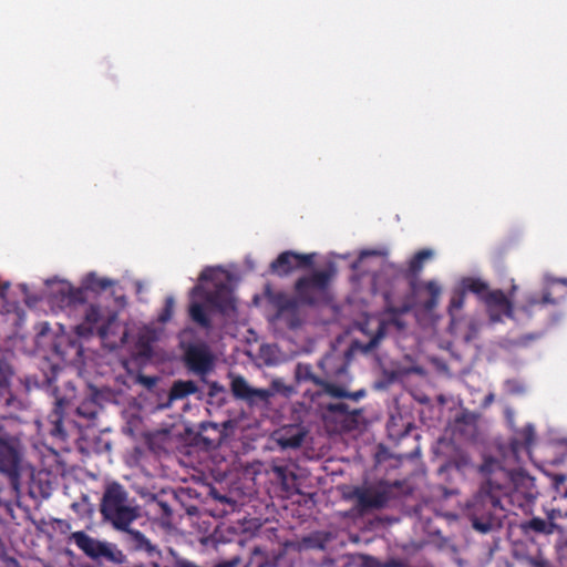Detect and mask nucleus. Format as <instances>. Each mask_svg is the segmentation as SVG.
I'll return each instance as SVG.
<instances>
[{
  "label": "nucleus",
  "instance_id": "f257e3e1",
  "mask_svg": "<svg viewBox=\"0 0 567 567\" xmlns=\"http://www.w3.org/2000/svg\"><path fill=\"white\" fill-rule=\"evenodd\" d=\"M478 472L483 482L467 503L466 515L474 529L487 533L495 526L497 512L503 511L502 498L508 495L513 476L501 461L491 456L484 458Z\"/></svg>",
  "mask_w": 567,
  "mask_h": 567
},
{
  "label": "nucleus",
  "instance_id": "f03ea898",
  "mask_svg": "<svg viewBox=\"0 0 567 567\" xmlns=\"http://www.w3.org/2000/svg\"><path fill=\"white\" fill-rule=\"evenodd\" d=\"M100 513L115 529H125L140 516L137 507L130 503L127 491L117 482L105 486Z\"/></svg>",
  "mask_w": 567,
  "mask_h": 567
},
{
  "label": "nucleus",
  "instance_id": "7ed1b4c3",
  "mask_svg": "<svg viewBox=\"0 0 567 567\" xmlns=\"http://www.w3.org/2000/svg\"><path fill=\"white\" fill-rule=\"evenodd\" d=\"M401 487V483L395 481L390 483L381 480L368 486H357L350 494V498L355 499V509L360 515L371 511H380L389 506L394 498V489Z\"/></svg>",
  "mask_w": 567,
  "mask_h": 567
},
{
  "label": "nucleus",
  "instance_id": "20e7f679",
  "mask_svg": "<svg viewBox=\"0 0 567 567\" xmlns=\"http://www.w3.org/2000/svg\"><path fill=\"white\" fill-rule=\"evenodd\" d=\"M116 319L115 313L104 317L99 306L90 305L84 312L83 321L75 326L74 331L79 337L87 338L97 333L102 340H107L118 328Z\"/></svg>",
  "mask_w": 567,
  "mask_h": 567
},
{
  "label": "nucleus",
  "instance_id": "39448f33",
  "mask_svg": "<svg viewBox=\"0 0 567 567\" xmlns=\"http://www.w3.org/2000/svg\"><path fill=\"white\" fill-rule=\"evenodd\" d=\"M71 537L74 544L92 559H103L120 565L126 561V556L113 544L100 542L82 530L73 533Z\"/></svg>",
  "mask_w": 567,
  "mask_h": 567
},
{
  "label": "nucleus",
  "instance_id": "423d86ee",
  "mask_svg": "<svg viewBox=\"0 0 567 567\" xmlns=\"http://www.w3.org/2000/svg\"><path fill=\"white\" fill-rule=\"evenodd\" d=\"M330 274L324 270L315 271L309 276L300 277L295 284V292L302 305L313 306L330 282Z\"/></svg>",
  "mask_w": 567,
  "mask_h": 567
},
{
  "label": "nucleus",
  "instance_id": "0eeeda50",
  "mask_svg": "<svg viewBox=\"0 0 567 567\" xmlns=\"http://www.w3.org/2000/svg\"><path fill=\"white\" fill-rule=\"evenodd\" d=\"M567 297V278H556L546 275L544 278V288L542 297H532L527 300L524 309L526 311H534L537 307L545 305H559Z\"/></svg>",
  "mask_w": 567,
  "mask_h": 567
},
{
  "label": "nucleus",
  "instance_id": "6e6552de",
  "mask_svg": "<svg viewBox=\"0 0 567 567\" xmlns=\"http://www.w3.org/2000/svg\"><path fill=\"white\" fill-rule=\"evenodd\" d=\"M230 392L235 400L243 401L250 408L267 405L274 395L271 390L252 388L243 375L231 377Z\"/></svg>",
  "mask_w": 567,
  "mask_h": 567
},
{
  "label": "nucleus",
  "instance_id": "1a4fd4ad",
  "mask_svg": "<svg viewBox=\"0 0 567 567\" xmlns=\"http://www.w3.org/2000/svg\"><path fill=\"white\" fill-rule=\"evenodd\" d=\"M184 362L190 372L204 377L213 371L215 358L206 343H190L184 350Z\"/></svg>",
  "mask_w": 567,
  "mask_h": 567
},
{
  "label": "nucleus",
  "instance_id": "9d476101",
  "mask_svg": "<svg viewBox=\"0 0 567 567\" xmlns=\"http://www.w3.org/2000/svg\"><path fill=\"white\" fill-rule=\"evenodd\" d=\"M486 312L492 322H502L503 319L514 318V306L511 299L501 289L491 290L483 297Z\"/></svg>",
  "mask_w": 567,
  "mask_h": 567
},
{
  "label": "nucleus",
  "instance_id": "9b49d317",
  "mask_svg": "<svg viewBox=\"0 0 567 567\" xmlns=\"http://www.w3.org/2000/svg\"><path fill=\"white\" fill-rule=\"evenodd\" d=\"M313 255L298 254L291 250L284 251L270 264V270L280 277L289 275L295 269L310 267Z\"/></svg>",
  "mask_w": 567,
  "mask_h": 567
},
{
  "label": "nucleus",
  "instance_id": "f8f14e48",
  "mask_svg": "<svg viewBox=\"0 0 567 567\" xmlns=\"http://www.w3.org/2000/svg\"><path fill=\"white\" fill-rule=\"evenodd\" d=\"M206 301L221 313L235 309L231 289L225 282L216 284L215 289L206 295Z\"/></svg>",
  "mask_w": 567,
  "mask_h": 567
},
{
  "label": "nucleus",
  "instance_id": "ddd939ff",
  "mask_svg": "<svg viewBox=\"0 0 567 567\" xmlns=\"http://www.w3.org/2000/svg\"><path fill=\"white\" fill-rule=\"evenodd\" d=\"M124 533L123 540L131 550L134 551H144L148 556H154L155 554H159L156 546H154L148 538L145 537L143 533L136 529H132L126 527L125 529H120Z\"/></svg>",
  "mask_w": 567,
  "mask_h": 567
},
{
  "label": "nucleus",
  "instance_id": "4468645a",
  "mask_svg": "<svg viewBox=\"0 0 567 567\" xmlns=\"http://www.w3.org/2000/svg\"><path fill=\"white\" fill-rule=\"evenodd\" d=\"M68 401L64 398H59L54 402L52 411L49 413L47 421L50 425L49 433L51 436L65 440L66 432L63 427L64 409Z\"/></svg>",
  "mask_w": 567,
  "mask_h": 567
},
{
  "label": "nucleus",
  "instance_id": "2eb2a0df",
  "mask_svg": "<svg viewBox=\"0 0 567 567\" xmlns=\"http://www.w3.org/2000/svg\"><path fill=\"white\" fill-rule=\"evenodd\" d=\"M271 303L277 309V318L287 315H295L300 301L298 298L290 297L284 292H277L270 298Z\"/></svg>",
  "mask_w": 567,
  "mask_h": 567
},
{
  "label": "nucleus",
  "instance_id": "dca6fc26",
  "mask_svg": "<svg viewBox=\"0 0 567 567\" xmlns=\"http://www.w3.org/2000/svg\"><path fill=\"white\" fill-rule=\"evenodd\" d=\"M535 441V429L532 424H526L522 430L517 432V437L511 441V449L514 454H517L522 450L529 452Z\"/></svg>",
  "mask_w": 567,
  "mask_h": 567
},
{
  "label": "nucleus",
  "instance_id": "f3484780",
  "mask_svg": "<svg viewBox=\"0 0 567 567\" xmlns=\"http://www.w3.org/2000/svg\"><path fill=\"white\" fill-rule=\"evenodd\" d=\"M295 379L298 384L312 383L318 389L323 380L312 371V367L309 363H298L296 365Z\"/></svg>",
  "mask_w": 567,
  "mask_h": 567
},
{
  "label": "nucleus",
  "instance_id": "a211bd4d",
  "mask_svg": "<svg viewBox=\"0 0 567 567\" xmlns=\"http://www.w3.org/2000/svg\"><path fill=\"white\" fill-rule=\"evenodd\" d=\"M198 391L197 384L192 380L175 381L169 390V400H182Z\"/></svg>",
  "mask_w": 567,
  "mask_h": 567
},
{
  "label": "nucleus",
  "instance_id": "6ab92c4d",
  "mask_svg": "<svg viewBox=\"0 0 567 567\" xmlns=\"http://www.w3.org/2000/svg\"><path fill=\"white\" fill-rule=\"evenodd\" d=\"M462 289L466 292L470 291L480 297L483 301V297L486 292H489L488 285L480 278L466 277L461 281Z\"/></svg>",
  "mask_w": 567,
  "mask_h": 567
},
{
  "label": "nucleus",
  "instance_id": "aec40b11",
  "mask_svg": "<svg viewBox=\"0 0 567 567\" xmlns=\"http://www.w3.org/2000/svg\"><path fill=\"white\" fill-rule=\"evenodd\" d=\"M322 394H328L337 399H343L348 396V391L323 379L322 384H320L319 389H317L316 392L311 394V399L313 400L316 396H320Z\"/></svg>",
  "mask_w": 567,
  "mask_h": 567
},
{
  "label": "nucleus",
  "instance_id": "412c9836",
  "mask_svg": "<svg viewBox=\"0 0 567 567\" xmlns=\"http://www.w3.org/2000/svg\"><path fill=\"white\" fill-rule=\"evenodd\" d=\"M189 317L202 328L209 329L212 327L210 318L202 303L193 302L189 306Z\"/></svg>",
  "mask_w": 567,
  "mask_h": 567
},
{
  "label": "nucleus",
  "instance_id": "4be33fe9",
  "mask_svg": "<svg viewBox=\"0 0 567 567\" xmlns=\"http://www.w3.org/2000/svg\"><path fill=\"white\" fill-rule=\"evenodd\" d=\"M113 284L114 282L111 279L101 278L96 276L94 272L89 274L84 280L85 289L94 292L105 291L106 289L112 287Z\"/></svg>",
  "mask_w": 567,
  "mask_h": 567
},
{
  "label": "nucleus",
  "instance_id": "5701e85b",
  "mask_svg": "<svg viewBox=\"0 0 567 567\" xmlns=\"http://www.w3.org/2000/svg\"><path fill=\"white\" fill-rule=\"evenodd\" d=\"M432 257V251L429 249H423L417 251L413 258L410 260L409 269L413 274H417L423 268V262Z\"/></svg>",
  "mask_w": 567,
  "mask_h": 567
},
{
  "label": "nucleus",
  "instance_id": "b1692460",
  "mask_svg": "<svg viewBox=\"0 0 567 567\" xmlns=\"http://www.w3.org/2000/svg\"><path fill=\"white\" fill-rule=\"evenodd\" d=\"M425 289L430 295V299L425 301L424 307L427 310H432L436 307L439 302V297L441 295V288L435 281H427L425 284Z\"/></svg>",
  "mask_w": 567,
  "mask_h": 567
},
{
  "label": "nucleus",
  "instance_id": "393cba45",
  "mask_svg": "<svg viewBox=\"0 0 567 567\" xmlns=\"http://www.w3.org/2000/svg\"><path fill=\"white\" fill-rule=\"evenodd\" d=\"M305 440V433L301 431H297L293 434H285L279 439V444L287 449H297L301 446L302 442Z\"/></svg>",
  "mask_w": 567,
  "mask_h": 567
},
{
  "label": "nucleus",
  "instance_id": "a878e982",
  "mask_svg": "<svg viewBox=\"0 0 567 567\" xmlns=\"http://www.w3.org/2000/svg\"><path fill=\"white\" fill-rule=\"evenodd\" d=\"M174 307H175L174 298L172 296L166 297L164 307L161 310V312L158 313L157 321L159 323L168 322L173 317Z\"/></svg>",
  "mask_w": 567,
  "mask_h": 567
},
{
  "label": "nucleus",
  "instance_id": "bb28decb",
  "mask_svg": "<svg viewBox=\"0 0 567 567\" xmlns=\"http://www.w3.org/2000/svg\"><path fill=\"white\" fill-rule=\"evenodd\" d=\"M384 336H385V323L382 321L379 323V327H378L375 333L371 337L369 342L367 344H364L363 351L370 352V351L374 350L379 346L380 341L384 338Z\"/></svg>",
  "mask_w": 567,
  "mask_h": 567
},
{
  "label": "nucleus",
  "instance_id": "cd10ccee",
  "mask_svg": "<svg viewBox=\"0 0 567 567\" xmlns=\"http://www.w3.org/2000/svg\"><path fill=\"white\" fill-rule=\"evenodd\" d=\"M525 527L536 533H550L547 528V522L540 517H533L526 523Z\"/></svg>",
  "mask_w": 567,
  "mask_h": 567
},
{
  "label": "nucleus",
  "instance_id": "c85d7f7f",
  "mask_svg": "<svg viewBox=\"0 0 567 567\" xmlns=\"http://www.w3.org/2000/svg\"><path fill=\"white\" fill-rule=\"evenodd\" d=\"M364 567H399L400 564L396 560H390L388 563H382L375 557L367 556L363 561Z\"/></svg>",
  "mask_w": 567,
  "mask_h": 567
},
{
  "label": "nucleus",
  "instance_id": "c756f323",
  "mask_svg": "<svg viewBox=\"0 0 567 567\" xmlns=\"http://www.w3.org/2000/svg\"><path fill=\"white\" fill-rule=\"evenodd\" d=\"M504 385H505L507 393H509L512 395H518V394H523L525 392V386L523 385V383H520L518 380H515V379L506 380Z\"/></svg>",
  "mask_w": 567,
  "mask_h": 567
},
{
  "label": "nucleus",
  "instance_id": "7c9ffc66",
  "mask_svg": "<svg viewBox=\"0 0 567 567\" xmlns=\"http://www.w3.org/2000/svg\"><path fill=\"white\" fill-rule=\"evenodd\" d=\"M465 302V291L463 289L455 291L450 301V310H460Z\"/></svg>",
  "mask_w": 567,
  "mask_h": 567
},
{
  "label": "nucleus",
  "instance_id": "2f4dec72",
  "mask_svg": "<svg viewBox=\"0 0 567 567\" xmlns=\"http://www.w3.org/2000/svg\"><path fill=\"white\" fill-rule=\"evenodd\" d=\"M85 288L71 289L69 295L70 301L74 303L85 302Z\"/></svg>",
  "mask_w": 567,
  "mask_h": 567
},
{
  "label": "nucleus",
  "instance_id": "473e14b6",
  "mask_svg": "<svg viewBox=\"0 0 567 567\" xmlns=\"http://www.w3.org/2000/svg\"><path fill=\"white\" fill-rule=\"evenodd\" d=\"M348 409H349V406L346 403H331L328 405V410L330 412H338V413H342V414L348 413L349 412Z\"/></svg>",
  "mask_w": 567,
  "mask_h": 567
},
{
  "label": "nucleus",
  "instance_id": "72a5a7b5",
  "mask_svg": "<svg viewBox=\"0 0 567 567\" xmlns=\"http://www.w3.org/2000/svg\"><path fill=\"white\" fill-rule=\"evenodd\" d=\"M0 567H21L19 561L9 556H3L0 558Z\"/></svg>",
  "mask_w": 567,
  "mask_h": 567
},
{
  "label": "nucleus",
  "instance_id": "f704fd0d",
  "mask_svg": "<svg viewBox=\"0 0 567 567\" xmlns=\"http://www.w3.org/2000/svg\"><path fill=\"white\" fill-rule=\"evenodd\" d=\"M404 311H405V309H403V310H399V309H396V308H394V307H389V308H388V312L394 316V318L391 320V322H392L393 324H395L399 329H401V328L403 327V323L401 322V320H399L398 318H395V316H398L399 313H402V312H404Z\"/></svg>",
  "mask_w": 567,
  "mask_h": 567
},
{
  "label": "nucleus",
  "instance_id": "c9c22d12",
  "mask_svg": "<svg viewBox=\"0 0 567 567\" xmlns=\"http://www.w3.org/2000/svg\"><path fill=\"white\" fill-rule=\"evenodd\" d=\"M10 288L9 282H2L0 284V307H2L7 300V292Z\"/></svg>",
  "mask_w": 567,
  "mask_h": 567
},
{
  "label": "nucleus",
  "instance_id": "e433bc0d",
  "mask_svg": "<svg viewBox=\"0 0 567 567\" xmlns=\"http://www.w3.org/2000/svg\"><path fill=\"white\" fill-rule=\"evenodd\" d=\"M213 276H214V269L213 268H205L200 275H199V280L200 281H210L213 280Z\"/></svg>",
  "mask_w": 567,
  "mask_h": 567
},
{
  "label": "nucleus",
  "instance_id": "4c0bfd02",
  "mask_svg": "<svg viewBox=\"0 0 567 567\" xmlns=\"http://www.w3.org/2000/svg\"><path fill=\"white\" fill-rule=\"evenodd\" d=\"M223 391H224V386L220 385L218 382H212L210 383V385H209V395L210 396H214L218 392H223Z\"/></svg>",
  "mask_w": 567,
  "mask_h": 567
},
{
  "label": "nucleus",
  "instance_id": "58836bf2",
  "mask_svg": "<svg viewBox=\"0 0 567 567\" xmlns=\"http://www.w3.org/2000/svg\"><path fill=\"white\" fill-rule=\"evenodd\" d=\"M364 395H365V391L359 390L355 392H348V396H346V398L351 399L353 401H358V400L362 399Z\"/></svg>",
  "mask_w": 567,
  "mask_h": 567
},
{
  "label": "nucleus",
  "instance_id": "ea45409f",
  "mask_svg": "<svg viewBox=\"0 0 567 567\" xmlns=\"http://www.w3.org/2000/svg\"><path fill=\"white\" fill-rule=\"evenodd\" d=\"M455 464L458 470L464 468L470 464V458L467 455H461Z\"/></svg>",
  "mask_w": 567,
  "mask_h": 567
},
{
  "label": "nucleus",
  "instance_id": "a19ab883",
  "mask_svg": "<svg viewBox=\"0 0 567 567\" xmlns=\"http://www.w3.org/2000/svg\"><path fill=\"white\" fill-rule=\"evenodd\" d=\"M69 346L72 350H74L75 355H80L82 353V347L76 340H71Z\"/></svg>",
  "mask_w": 567,
  "mask_h": 567
},
{
  "label": "nucleus",
  "instance_id": "79ce46f5",
  "mask_svg": "<svg viewBox=\"0 0 567 567\" xmlns=\"http://www.w3.org/2000/svg\"><path fill=\"white\" fill-rule=\"evenodd\" d=\"M274 471L278 475V477L285 478L286 467H284V466H276Z\"/></svg>",
  "mask_w": 567,
  "mask_h": 567
},
{
  "label": "nucleus",
  "instance_id": "37998d69",
  "mask_svg": "<svg viewBox=\"0 0 567 567\" xmlns=\"http://www.w3.org/2000/svg\"><path fill=\"white\" fill-rule=\"evenodd\" d=\"M494 401V394L489 393L486 398H485V404H489Z\"/></svg>",
  "mask_w": 567,
  "mask_h": 567
},
{
  "label": "nucleus",
  "instance_id": "c03bdc74",
  "mask_svg": "<svg viewBox=\"0 0 567 567\" xmlns=\"http://www.w3.org/2000/svg\"><path fill=\"white\" fill-rule=\"evenodd\" d=\"M60 347H61V344H60V343L55 344V350H56V352H58V353H60V354H61V357H62L63 359H65L66 353H64V352L60 351Z\"/></svg>",
  "mask_w": 567,
  "mask_h": 567
},
{
  "label": "nucleus",
  "instance_id": "a18cd8bd",
  "mask_svg": "<svg viewBox=\"0 0 567 567\" xmlns=\"http://www.w3.org/2000/svg\"><path fill=\"white\" fill-rule=\"evenodd\" d=\"M143 382L147 385H153L154 384V380L153 379H150V378H143Z\"/></svg>",
  "mask_w": 567,
  "mask_h": 567
},
{
  "label": "nucleus",
  "instance_id": "49530a36",
  "mask_svg": "<svg viewBox=\"0 0 567 567\" xmlns=\"http://www.w3.org/2000/svg\"><path fill=\"white\" fill-rule=\"evenodd\" d=\"M524 340H534L535 337L534 336H525L523 337Z\"/></svg>",
  "mask_w": 567,
  "mask_h": 567
},
{
  "label": "nucleus",
  "instance_id": "de8ad7c7",
  "mask_svg": "<svg viewBox=\"0 0 567 567\" xmlns=\"http://www.w3.org/2000/svg\"><path fill=\"white\" fill-rule=\"evenodd\" d=\"M126 338V330L123 331V337L121 338L122 341H124Z\"/></svg>",
  "mask_w": 567,
  "mask_h": 567
},
{
  "label": "nucleus",
  "instance_id": "09e8293b",
  "mask_svg": "<svg viewBox=\"0 0 567 567\" xmlns=\"http://www.w3.org/2000/svg\"><path fill=\"white\" fill-rule=\"evenodd\" d=\"M565 481V477L564 476H559L557 477V482H564Z\"/></svg>",
  "mask_w": 567,
  "mask_h": 567
},
{
  "label": "nucleus",
  "instance_id": "8fccbe9b",
  "mask_svg": "<svg viewBox=\"0 0 567 567\" xmlns=\"http://www.w3.org/2000/svg\"><path fill=\"white\" fill-rule=\"evenodd\" d=\"M48 329V326H45L42 330H41V333H44V330Z\"/></svg>",
  "mask_w": 567,
  "mask_h": 567
}]
</instances>
